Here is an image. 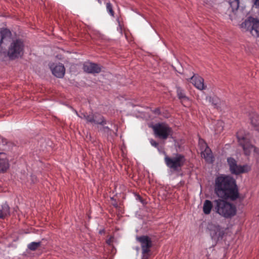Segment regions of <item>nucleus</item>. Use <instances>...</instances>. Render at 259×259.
<instances>
[{
	"label": "nucleus",
	"mask_w": 259,
	"mask_h": 259,
	"mask_svg": "<svg viewBox=\"0 0 259 259\" xmlns=\"http://www.w3.org/2000/svg\"><path fill=\"white\" fill-rule=\"evenodd\" d=\"M214 192L225 200H236L239 194L236 180L231 176L221 175L215 179Z\"/></svg>",
	"instance_id": "obj_1"
},
{
	"label": "nucleus",
	"mask_w": 259,
	"mask_h": 259,
	"mask_svg": "<svg viewBox=\"0 0 259 259\" xmlns=\"http://www.w3.org/2000/svg\"><path fill=\"white\" fill-rule=\"evenodd\" d=\"M213 210L225 218H231L236 214V206L225 200L216 199L213 201Z\"/></svg>",
	"instance_id": "obj_2"
},
{
	"label": "nucleus",
	"mask_w": 259,
	"mask_h": 259,
	"mask_svg": "<svg viewBox=\"0 0 259 259\" xmlns=\"http://www.w3.org/2000/svg\"><path fill=\"white\" fill-rule=\"evenodd\" d=\"M237 137L239 145L242 146L246 155H249L252 150L256 154L259 155V149L250 143L249 136L248 134H244L243 132L240 131L237 133Z\"/></svg>",
	"instance_id": "obj_3"
},
{
	"label": "nucleus",
	"mask_w": 259,
	"mask_h": 259,
	"mask_svg": "<svg viewBox=\"0 0 259 259\" xmlns=\"http://www.w3.org/2000/svg\"><path fill=\"white\" fill-rule=\"evenodd\" d=\"M166 166L173 171H179L184 165L186 159L184 155L177 154L175 156L170 157L167 156L164 158Z\"/></svg>",
	"instance_id": "obj_4"
},
{
	"label": "nucleus",
	"mask_w": 259,
	"mask_h": 259,
	"mask_svg": "<svg viewBox=\"0 0 259 259\" xmlns=\"http://www.w3.org/2000/svg\"><path fill=\"white\" fill-rule=\"evenodd\" d=\"M136 240L140 243L142 249L141 259H149L151 254V248L153 245L151 238L147 235H142L137 236Z\"/></svg>",
	"instance_id": "obj_5"
},
{
	"label": "nucleus",
	"mask_w": 259,
	"mask_h": 259,
	"mask_svg": "<svg viewBox=\"0 0 259 259\" xmlns=\"http://www.w3.org/2000/svg\"><path fill=\"white\" fill-rule=\"evenodd\" d=\"M156 137L160 139L166 140L172 134L171 128L164 123H158L152 126Z\"/></svg>",
	"instance_id": "obj_6"
},
{
	"label": "nucleus",
	"mask_w": 259,
	"mask_h": 259,
	"mask_svg": "<svg viewBox=\"0 0 259 259\" xmlns=\"http://www.w3.org/2000/svg\"><path fill=\"white\" fill-rule=\"evenodd\" d=\"M23 50V42L20 39H17L11 43L8 51V55L11 59H14L22 56Z\"/></svg>",
	"instance_id": "obj_7"
},
{
	"label": "nucleus",
	"mask_w": 259,
	"mask_h": 259,
	"mask_svg": "<svg viewBox=\"0 0 259 259\" xmlns=\"http://www.w3.org/2000/svg\"><path fill=\"white\" fill-rule=\"evenodd\" d=\"M241 28L250 31L254 36H259V20L252 17H249L241 25Z\"/></svg>",
	"instance_id": "obj_8"
},
{
	"label": "nucleus",
	"mask_w": 259,
	"mask_h": 259,
	"mask_svg": "<svg viewBox=\"0 0 259 259\" xmlns=\"http://www.w3.org/2000/svg\"><path fill=\"white\" fill-rule=\"evenodd\" d=\"M228 164L229 166L230 172L232 174L239 175L240 174L245 173L249 171L251 168L248 165H238L236 160L232 157L227 158Z\"/></svg>",
	"instance_id": "obj_9"
},
{
	"label": "nucleus",
	"mask_w": 259,
	"mask_h": 259,
	"mask_svg": "<svg viewBox=\"0 0 259 259\" xmlns=\"http://www.w3.org/2000/svg\"><path fill=\"white\" fill-rule=\"evenodd\" d=\"M79 116L84 119L87 123H91L95 124H100L104 125L106 124V121L104 117L97 113L88 114L87 113H81Z\"/></svg>",
	"instance_id": "obj_10"
},
{
	"label": "nucleus",
	"mask_w": 259,
	"mask_h": 259,
	"mask_svg": "<svg viewBox=\"0 0 259 259\" xmlns=\"http://www.w3.org/2000/svg\"><path fill=\"white\" fill-rule=\"evenodd\" d=\"M210 235L212 240L218 241L222 240L225 234L224 228L217 224H211L209 226Z\"/></svg>",
	"instance_id": "obj_11"
},
{
	"label": "nucleus",
	"mask_w": 259,
	"mask_h": 259,
	"mask_svg": "<svg viewBox=\"0 0 259 259\" xmlns=\"http://www.w3.org/2000/svg\"><path fill=\"white\" fill-rule=\"evenodd\" d=\"M199 145L201 150V157L205 159L208 163H212L213 161L212 152L207 144L202 139H199Z\"/></svg>",
	"instance_id": "obj_12"
},
{
	"label": "nucleus",
	"mask_w": 259,
	"mask_h": 259,
	"mask_svg": "<svg viewBox=\"0 0 259 259\" xmlns=\"http://www.w3.org/2000/svg\"><path fill=\"white\" fill-rule=\"evenodd\" d=\"M190 82L198 90H205L206 87L204 84V79L198 74H194L189 79Z\"/></svg>",
	"instance_id": "obj_13"
},
{
	"label": "nucleus",
	"mask_w": 259,
	"mask_h": 259,
	"mask_svg": "<svg viewBox=\"0 0 259 259\" xmlns=\"http://www.w3.org/2000/svg\"><path fill=\"white\" fill-rule=\"evenodd\" d=\"M83 70L89 73H99L101 71V67L96 63L85 62L83 66Z\"/></svg>",
	"instance_id": "obj_14"
},
{
	"label": "nucleus",
	"mask_w": 259,
	"mask_h": 259,
	"mask_svg": "<svg viewBox=\"0 0 259 259\" xmlns=\"http://www.w3.org/2000/svg\"><path fill=\"white\" fill-rule=\"evenodd\" d=\"M52 73L58 78H62L64 76L65 69L64 65L62 64L56 65L54 67H51Z\"/></svg>",
	"instance_id": "obj_15"
},
{
	"label": "nucleus",
	"mask_w": 259,
	"mask_h": 259,
	"mask_svg": "<svg viewBox=\"0 0 259 259\" xmlns=\"http://www.w3.org/2000/svg\"><path fill=\"white\" fill-rule=\"evenodd\" d=\"M9 167V164L6 154L4 152H0V172L6 171Z\"/></svg>",
	"instance_id": "obj_16"
},
{
	"label": "nucleus",
	"mask_w": 259,
	"mask_h": 259,
	"mask_svg": "<svg viewBox=\"0 0 259 259\" xmlns=\"http://www.w3.org/2000/svg\"><path fill=\"white\" fill-rule=\"evenodd\" d=\"M11 36V32L9 29L7 28L2 29L0 30V46L4 41L9 40Z\"/></svg>",
	"instance_id": "obj_17"
},
{
	"label": "nucleus",
	"mask_w": 259,
	"mask_h": 259,
	"mask_svg": "<svg viewBox=\"0 0 259 259\" xmlns=\"http://www.w3.org/2000/svg\"><path fill=\"white\" fill-rule=\"evenodd\" d=\"M10 214V207L7 203L0 205V219H4Z\"/></svg>",
	"instance_id": "obj_18"
},
{
	"label": "nucleus",
	"mask_w": 259,
	"mask_h": 259,
	"mask_svg": "<svg viewBox=\"0 0 259 259\" xmlns=\"http://www.w3.org/2000/svg\"><path fill=\"white\" fill-rule=\"evenodd\" d=\"M214 203L209 200H205L203 205V212L206 214H209L211 212L212 209H213Z\"/></svg>",
	"instance_id": "obj_19"
},
{
	"label": "nucleus",
	"mask_w": 259,
	"mask_h": 259,
	"mask_svg": "<svg viewBox=\"0 0 259 259\" xmlns=\"http://www.w3.org/2000/svg\"><path fill=\"white\" fill-rule=\"evenodd\" d=\"M177 94L178 98L181 102L189 100L188 97L185 94V90L180 87H177Z\"/></svg>",
	"instance_id": "obj_20"
},
{
	"label": "nucleus",
	"mask_w": 259,
	"mask_h": 259,
	"mask_svg": "<svg viewBox=\"0 0 259 259\" xmlns=\"http://www.w3.org/2000/svg\"><path fill=\"white\" fill-rule=\"evenodd\" d=\"M224 124V123L222 120H218L216 122L214 128L215 134H220L223 131Z\"/></svg>",
	"instance_id": "obj_21"
},
{
	"label": "nucleus",
	"mask_w": 259,
	"mask_h": 259,
	"mask_svg": "<svg viewBox=\"0 0 259 259\" xmlns=\"http://www.w3.org/2000/svg\"><path fill=\"white\" fill-rule=\"evenodd\" d=\"M258 115L255 113H253L252 116L250 117L251 123V124L254 126L256 128V130L259 131V123L257 122L258 119L256 118H258Z\"/></svg>",
	"instance_id": "obj_22"
},
{
	"label": "nucleus",
	"mask_w": 259,
	"mask_h": 259,
	"mask_svg": "<svg viewBox=\"0 0 259 259\" xmlns=\"http://www.w3.org/2000/svg\"><path fill=\"white\" fill-rule=\"evenodd\" d=\"M40 242H32L28 244L27 248L31 251H35L40 246Z\"/></svg>",
	"instance_id": "obj_23"
},
{
	"label": "nucleus",
	"mask_w": 259,
	"mask_h": 259,
	"mask_svg": "<svg viewBox=\"0 0 259 259\" xmlns=\"http://www.w3.org/2000/svg\"><path fill=\"white\" fill-rule=\"evenodd\" d=\"M230 7L232 9V11L237 10L239 6V0H230L229 1Z\"/></svg>",
	"instance_id": "obj_24"
},
{
	"label": "nucleus",
	"mask_w": 259,
	"mask_h": 259,
	"mask_svg": "<svg viewBox=\"0 0 259 259\" xmlns=\"http://www.w3.org/2000/svg\"><path fill=\"white\" fill-rule=\"evenodd\" d=\"M210 101L212 102V104L214 106V108H219L220 107V100L217 97L210 98Z\"/></svg>",
	"instance_id": "obj_25"
},
{
	"label": "nucleus",
	"mask_w": 259,
	"mask_h": 259,
	"mask_svg": "<svg viewBox=\"0 0 259 259\" xmlns=\"http://www.w3.org/2000/svg\"><path fill=\"white\" fill-rule=\"evenodd\" d=\"M106 9H107V11H108L109 14L111 16H114V12L113 10L112 5H111V4L110 3H107L106 4Z\"/></svg>",
	"instance_id": "obj_26"
},
{
	"label": "nucleus",
	"mask_w": 259,
	"mask_h": 259,
	"mask_svg": "<svg viewBox=\"0 0 259 259\" xmlns=\"http://www.w3.org/2000/svg\"><path fill=\"white\" fill-rule=\"evenodd\" d=\"M150 143L152 146H154L155 148H158L159 144L156 141L152 139L150 140Z\"/></svg>",
	"instance_id": "obj_27"
},
{
	"label": "nucleus",
	"mask_w": 259,
	"mask_h": 259,
	"mask_svg": "<svg viewBox=\"0 0 259 259\" xmlns=\"http://www.w3.org/2000/svg\"><path fill=\"white\" fill-rule=\"evenodd\" d=\"M252 2L255 8L259 9V0H252Z\"/></svg>",
	"instance_id": "obj_28"
},
{
	"label": "nucleus",
	"mask_w": 259,
	"mask_h": 259,
	"mask_svg": "<svg viewBox=\"0 0 259 259\" xmlns=\"http://www.w3.org/2000/svg\"><path fill=\"white\" fill-rule=\"evenodd\" d=\"M103 130L104 131H110V129L109 127H108V126H104L103 127Z\"/></svg>",
	"instance_id": "obj_29"
},
{
	"label": "nucleus",
	"mask_w": 259,
	"mask_h": 259,
	"mask_svg": "<svg viewBox=\"0 0 259 259\" xmlns=\"http://www.w3.org/2000/svg\"><path fill=\"white\" fill-rule=\"evenodd\" d=\"M155 112L156 113H158V114H159V109H155Z\"/></svg>",
	"instance_id": "obj_30"
},
{
	"label": "nucleus",
	"mask_w": 259,
	"mask_h": 259,
	"mask_svg": "<svg viewBox=\"0 0 259 259\" xmlns=\"http://www.w3.org/2000/svg\"><path fill=\"white\" fill-rule=\"evenodd\" d=\"M98 2L101 4H102V1L101 0H98Z\"/></svg>",
	"instance_id": "obj_31"
},
{
	"label": "nucleus",
	"mask_w": 259,
	"mask_h": 259,
	"mask_svg": "<svg viewBox=\"0 0 259 259\" xmlns=\"http://www.w3.org/2000/svg\"><path fill=\"white\" fill-rule=\"evenodd\" d=\"M32 178H33L32 181H34V180H35V178H33V177H32Z\"/></svg>",
	"instance_id": "obj_32"
},
{
	"label": "nucleus",
	"mask_w": 259,
	"mask_h": 259,
	"mask_svg": "<svg viewBox=\"0 0 259 259\" xmlns=\"http://www.w3.org/2000/svg\"><path fill=\"white\" fill-rule=\"evenodd\" d=\"M32 178H33L32 181H34V180H35V178H33V177H32Z\"/></svg>",
	"instance_id": "obj_33"
}]
</instances>
